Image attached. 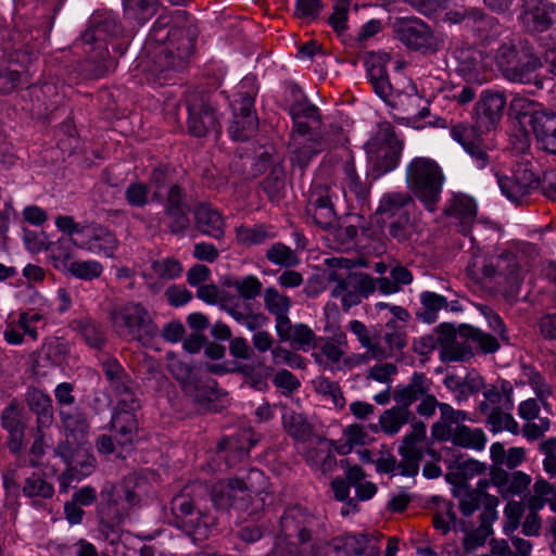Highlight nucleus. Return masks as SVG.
I'll use <instances>...</instances> for the list:
<instances>
[{
  "label": "nucleus",
  "mask_w": 556,
  "mask_h": 556,
  "mask_svg": "<svg viewBox=\"0 0 556 556\" xmlns=\"http://www.w3.org/2000/svg\"><path fill=\"white\" fill-rule=\"evenodd\" d=\"M414 419L412 410L405 406L397 404L383 412L379 418V424L386 434H396L403 426Z\"/></svg>",
  "instance_id": "nucleus-40"
},
{
  "label": "nucleus",
  "mask_w": 556,
  "mask_h": 556,
  "mask_svg": "<svg viewBox=\"0 0 556 556\" xmlns=\"http://www.w3.org/2000/svg\"><path fill=\"white\" fill-rule=\"evenodd\" d=\"M273 237L274 233L271 232V228L265 225H256L253 227L240 226L236 230V239L238 243L244 247L264 243Z\"/></svg>",
  "instance_id": "nucleus-49"
},
{
  "label": "nucleus",
  "mask_w": 556,
  "mask_h": 556,
  "mask_svg": "<svg viewBox=\"0 0 556 556\" xmlns=\"http://www.w3.org/2000/svg\"><path fill=\"white\" fill-rule=\"evenodd\" d=\"M26 402L31 412L37 416V430L41 432L53 422V406L51 397L45 392L31 388L26 393Z\"/></svg>",
  "instance_id": "nucleus-31"
},
{
  "label": "nucleus",
  "mask_w": 556,
  "mask_h": 556,
  "mask_svg": "<svg viewBox=\"0 0 556 556\" xmlns=\"http://www.w3.org/2000/svg\"><path fill=\"white\" fill-rule=\"evenodd\" d=\"M367 75L377 96L389 105L397 92H394L389 81L386 66L380 62H372L368 65Z\"/></svg>",
  "instance_id": "nucleus-39"
},
{
  "label": "nucleus",
  "mask_w": 556,
  "mask_h": 556,
  "mask_svg": "<svg viewBox=\"0 0 556 556\" xmlns=\"http://www.w3.org/2000/svg\"><path fill=\"white\" fill-rule=\"evenodd\" d=\"M23 493L28 497L40 496L48 498L53 495V486L39 473H33L25 480Z\"/></svg>",
  "instance_id": "nucleus-63"
},
{
  "label": "nucleus",
  "mask_w": 556,
  "mask_h": 556,
  "mask_svg": "<svg viewBox=\"0 0 556 556\" xmlns=\"http://www.w3.org/2000/svg\"><path fill=\"white\" fill-rule=\"evenodd\" d=\"M510 541L515 551L511 549L506 540H491V553L494 556H531L532 544L529 540L513 535Z\"/></svg>",
  "instance_id": "nucleus-44"
},
{
  "label": "nucleus",
  "mask_w": 556,
  "mask_h": 556,
  "mask_svg": "<svg viewBox=\"0 0 556 556\" xmlns=\"http://www.w3.org/2000/svg\"><path fill=\"white\" fill-rule=\"evenodd\" d=\"M431 387V379L424 372H414L408 383L395 387L392 392V399L401 406L409 408L413 403L420 401L430 392Z\"/></svg>",
  "instance_id": "nucleus-27"
},
{
  "label": "nucleus",
  "mask_w": 556,
  "mask_h": 556,
  "mask_svg": "<svg viewBox=\"0 0 556 556\" xmlns=\"http://www.w3.org/2000/svg\"><path fill=\"white\" fill-rule=\"evenodd\" d=\"M238 99L233 101V121L228 132L233 140L249 139L258 127V119L254 111L256 89L253 77H244L241 81Z\"/></svg>",
  "instance_id": "nucleus-10"
},
{
  "label": "nucleus",
  "mask_w": 556,
  "mask_h": 556,
  "mask_svg": "<svg viewBox=\"0 0 556 556\" xmlns=\"http://www.w3.org/2000/svg\"><path fill=\"white\" fill-rule=\"evenodd\" d=\"M506 106L503 92L484 90L476 103V122L480 128L490 130L501 122Z\"/></svg>",
  "instance_id": "nucleus-17"
},
{
  "label": "nucleus",
  "mask_w": 556,
  "mask_h": 556,
  "mask_svg": "<svg viewBox=\"0 0 556 556\" xmlns=\"http://www.w3.org/2000/svg\"><path fill=\"white\" fill-rule=\"evenodd\" d=\"M195 226L200 232L220 240L225 235L222 214L210 204H200L194 210Z\"/></svg>",
  "instance_id": "nucleus-30"
},
{
  "label": "nucleus",
  "mask_w": 556,
  "mask_h": 556,
  "mask_svg": "<svg viewBox=\"0 0 556 556\" xmlns=\"http://www.w3.org/2000/svg\"><path fill=\"white\" fill-rule=\"evenodd\" d=\"M118 31L116 20L111 16H93L88 29L75 41V48L81 49L86 58L79 63L81 76L88 79L103 77L111 67L106 38Z\"/></svg>",
  "instance_id": "nucleus-2"
},
{
  "label": "nucleus",
  "mask_w": 556,
  "mask_h": 556,
  "mask_svg": "<svg viewBox=\"0 0 556 556\" xmlns=\"http://www.w3.org/2000/svg\"><path fill=\"white\" fill-rule=\"evenodd\" d=\"M343 189L349 190L356 198H365L367 188L357 175L353 161L346 162L343 166Z\"/></svg>",
  "instance_id": "nucleus-61"
},
{
  "label": "nucleus",
  "mask_w": 556,
  "mask_h": 556,
  "mask_svg": "<svg viewBox=\"0 0 556 556\" xmlns=\"http://www.w3.org/2000/svg\"><path fill=\"white\" fill-rule=\"evenodd\" d=\"M282 425L296 441L306 442L313 435V427L307 418L293 409L283 408Z\"/></svg>",
  "instance_id": "nucleus-37"
},
{
  "label": "nucleus",
  "mask_w": 556,
  "mask_h": 556,
  "mask_svg": "<svg viewBox=\"0 0 556 556\" xmlns=\"http://www.w3.org/2000/svg\"><path fill=\"white\" fill-rule=\"evenodd\" d=\"M451 136L470 155L477 168L482 169L489 165L490 155L473 126L464 123L454 125Z\"/></svg>",
  "instance_id": "nucleus-19"
},
{
  "label": "nucleus",
  "mask_w": 556,
  "mask_h": 556,
  "mask_svg": "<svg viewBox=\"0 0 556 556\" xmlns=\"http://www.w3.org/2000/svg\"><path fill=\"white\" fill-rule=\"evenodd\" d=\"M426 103L427 101L413 87L410 92H397L389 106L402 111L408 118L424 119L430 113Z\"/></svg>",
  "instance_id": "nucleus-33"
},
{
  "label": "nucleus",
  "mask_w": 556,
  "mask_h": 556,
  "mask_svg": "<svg viewBox=\"0 0 556 556\" xmlns=\"http://www.w3.org/2000/svg\"><path fill=\"white\" fill-rule=\"evenodd\" d=\"M167 369L186 392H193L197 389L195 375L188 363L168 355Z\"/></svg>",
  "instance_id": "nucleus-46"
},
{
  "label": "nucleus",
  "mask_w": 556,
  "mask_h": 556,
  "mask_svg": "<svg viewBox=\"0 0 556 556\" xmlns=\"http://www.w3.org/2000/svg\"><path fill=\"white\" fill-rule=\"evenodd\" d=\"M520 58L521 56L518 55L516 45L511 39H509L498 47L495 54V62L503 75L507 77Z\"/></svg>",
  "instance_id": "nucleus-53"
},
{
  "label": "nucleus",
  "mask_w": 556,
  "mask_h": 556,
  "mask_svg": "<svg viewBox=\"0 0 556 556\" xmlns=\"http://www.w3.org/2000/svg\"><path fill=\"white\" fill-rule=\"evenodd\" d=\"M148 491L146 477L141 473H129L114 492L102 493L103 501L101 514L115 522H121L129 509L138 505Z\"/></svg>",
  "instance_id": "nucleus-9"
},
{
  "label": "nucleus",
  "mask_w": 556,
  "mask_h": 556,
  "mask_svg": "<svg viewBox=\"0 0 556 556\" xmlns=\"http://www.w3.org/2000/svg\"><path fill=\"white\" fill-rule=\"evenodd\" d=\"M348 328L357 338L361 346L367 350L374 358L380 361L388 356L387 351L379 343L372 341L370 331L364 323L353 319L349 323Z\"/></svg>",
  "instance_id": "nucleus-43"
},
{
  "label": "nucleus",
  "mask_w": 556,
  "mask_h": 556,
  "mask_svg": "<svg viewBox=\"0 0 556 556\" xmlns=\"http://www.w3.org/2000/svg\"><path fill=\"white\" fill-rule=\"evenodd\" d=\"M420 307L416 316L418 319L427 324H433L438 319V314L441 309H446L448 306L445 296L431 291H424L419 295Z\"/></svg>",
  "instance_id": "nucleus-38"
},
{
  "label": "nucleus",
  "mask_w": 556,
  "mask_h": 556,
  "mask_svg": "<svg viewBox=\"0 0 556 556\" xmlns=\"http://www.w3.org/2000/svg\"><path fill=\"white\" fill-rule=\"evenodd\" d=\"M470 27L482 38L488 39L498 33V22L495 17L489 16L478 9H470Z\"/></svg>",
  "instance_id": "nucleus-52"
},
{
  "label": "nucleus",
  "mask_w": 556,
  "mask_h": 556,
  "mask_svg": "<svg viewBox=\"0 0 556 556\" xmlns=\"http://www.w3.org/2000/svg\"><path fill=\"white\" fill-rule=\"evenodd\" d=\"M172 511L175 525L185 532L205 538L211 532L215 518L194 508L192 500L185 494L177 495L172 501Z\"/></svg>",
  "instance_id": "nucleus-13"
},
{
  "label": "nucleus",
  "mask_w": 556,
  "mask_h": 556,
  "mask_svg": "<svg viewBox=\"0 0 556 556\" xmlns=\"http://www.w3.org/2000/svg\"><path fill=\"white\" fill-rule=\"evenodd\" d=\"M529 127L535 135L541 149L556 154V113L546 109L543 113L534 116Z\"/></svg>",
  "instance_id": "nucleus-29"
},
{
  "label": "nucleus",
  "mask_w": 556,
  "mask_h": 556,
  "mask_svg": "<svg viewBox=\"0 0 556 556\" xmlns=\"http://www.w3.org/2000/svg\"><path fill=\"white\" fill-rule=\"evenodd\" d=\"M67 271L77 279L89 281L102 275L103 266L96 260L73 261Z\"/></svg>",
  "instance_id": "nucleus-57"
},
{
  "label": "nucleus",
  "mask_w": 556,
  "mask_h": 556,
  "mask_svg": "<svg viewBox=\"0 0 556 556\" xmlns=\"http://www.w3.org/2000/svg\"><path fill=\"white\" fill-rule=\"evenodd\" d=\"M80 241H77L74 238H60L55 242L51 243L49 248L50 256L53 261V266L56 269L68 270V265L74 258V247Z\"/></svg>",
  "instance_id": "nucleus-45"
},
{
  "label": "nucleus",
  "mask_w": 556,
  "mask_h": 556,
  "mask_svg": "<svg viewBox=\"0 0 556 556\" xmlns=\"http://www.w3.org/2000/svg\"><path fill=\"white\" fill-rule=\"evenodd\" d=\"M510 110L522 126H530L534 116L543 113L546 109L528 98L515 97L510 102Z\"/></svg>",
  "instance_id": "nucleus-47"
},
{
  "label": "nucleus",
  "mask_w": 556,
  "mask_h": 556,
  "mask_svg": "<svg viewBox=\"0 0 556 556\" xmlns=\"http://www.w3.org/2000/svg\"><path fill=\"white\" fill-rule=\"evenodd\" d=\"M452 443L464 448L481 451L485 446L486 437L479 428L456 425Z\"/></svg>",
  "instance_id": "nucleus-41"
},
{
  "label": "nucleus",
  "mask_w": 556,
  "mask_h": 556,
  "mask_svg": "<svg viewBox=\"0 0 556 556\" xmlns=\"http://www.w3.org/2000/svg\"><path fill=\"white\" fill-rule=\"evenodd\" d=\"M113 330L123 339L147 342L157 334L147 308L140 303H126L111 313Z\"/></svg>",
  "instance_id": "nucleus-8"
},
{
  "label": "nucleus",
  "mask_w": 556,
  "mask_h": 556,
  "mask_svg": "<svg viewBox=\"0 0 556 556\" xmlns=\"http://www.w3.org/2000/svg\"><path fill=\"white\" fill-rule=\"evenodd\" d=\"M513 394V384L507 380H498L485 388L483 391L485 401L480 403L479 409L483 414L490 409L510 410L514 407Z\"/></svg>",
  "instance_id": "nucleus-28"
},
{
  "label": "nucleus",
  "mask_w": 556,
  "mask_h": 556,
  "mask_svg": "<svg viewBox=\"0 0 556 556\" xmlns=\"http://www.w3.org/2000/svg\"><path fill=\"white\" fill-rule=\"evenodd\" d=\"M264 305L268 313L275 316V328L287 326L288 314L291 308L289 296L281 294L274 287L266 288L264 291Z\"/></svg>",
  "instance_id": "nucleus-35"
},
{
  "label": "nucleus",
  "mask_w": 556,
  "mask_h": 556,
  "mask_svg": "<svg viewBox=\"0 0 556 556\" xmlns=\"http://www.w3.org/2000/svg\"><path fill=\"white\" fill-rule=\"evenodd\" d=\"M382 223L387 228L388 236L400 243L410 241L413 236L416 233V225L412 220L410 215Z\"/></svg>",
  "instance_id": "nucleus-48"
},
{
  "label": "nucleus",
  "mask_w": 556,
  "mask_h": 556,
  "mask_svg": "<svg viewBox=\"0 0 556 556\" xmlns=\"http://www.w3.org/2000/svg\"><path fill=\"white\" fill-rule=\"evenodd\" d=\"M188 214L189 208L164 207L160 223H164L172 233H180L189 226Z\"/></svg>",
  "instance_id": "nucleus-56"
},
{
  "label": "nucleus",
  "mask_w": 556,
  "mask_h": 556,
  "mask_svg": "<svg viewBox=\"0 0 556 556\" xmlns=\"http://www.w3.org/2000/svg\"><path fill=\"white\" fill-rule=\"evenodd\" d=\"M188 128L195 137H205L211 132L218 135L220 124L214 106L204 97H194L187 102Z\"/></svg>",
  "instance_id": "nucleus-15"
},
{
  "label": "nucleus",
  "mask_w": 556,
  "mask_h": 556,
  "mask_svg": "<svg viewBox=\"0 0 556 556\" xmlns=\"http://www.w3.org/2000/svg\"><path fill=\"white\" fill-rule=\"evenodd\" d=\"M222 286L228 290H233L236 294H225L222 300V307L237 323L251 331H256L264 327L268 318L263 313H256L250 301L261 295L263 283L254 275L244 277L225 276L220 280Z\"/></svg>",
  "instance_id": "nucleus-3"
},
{
  "label": "nucleus",
  "mask_w": 556,
  "mask_h": 556,
  "mask_svg": "<svg viewBox=\"0 0 556 556\" xmlns=\"http://www.w3.org/2000/svg\"><path fill=\"white\" fill-rule=\"evenodd\" d=\"M396 33L400 40L412 50L425 54H432L439 50L440 40L421 20H403L396 25Z\"/></svg>",
  "instance_id": "nucleus-14"
},
{
  "label": "nucleus",
  "mask_w": 556,
  "mask_h": 556,
  "mask_svg": "<svg viewBox=\"0 0 556 556\" xmlns=\"http://www.w3.org/2000/svg\"><path fill=\"white\" fill-rule=\"evenodd\" d=\"M182 270V264L177 258L159 257L150 261L149 271L143 277L150 290L159 291L167 281L179 278Z\"/></svg>",
  "instance_id": "nucleus-23"
},
{
  "label": "nucleus",
  "mask_w": 556,
  "mask_h": 556,
  "mask_svg": "<svg viewBox=\"0 0 556 556\" xmlns=\"http://www.w3.org/2000/svg\"><path fill=\"white\" fill-rule=\"evenodd\" d=\"M489 485L488 481H479L475 490H460L458 493L459 508L465 516L472 515L480 506H482L491 496L485 493Z\"/></svg>",
  "instance_id": "nucleus-42"
},
{
  "label": "nucleus",
  "mask_w": 556,
  "mask_h": 556,
  "mask_svg": "<svg viewBox=\"0 0 556 556\" xmlns=\"http://www.w3.org/2000/svg\"><path fill=\"white\" fill-rule=\"evenodd\" d=\"M59 417L66 438V444H60L55 453L71 469H75L74 454L68 445H80L84 443L89 431V424L85 414L78 407L59 409Z\"/></svg>",
  "instance_id": "nucleus-11"
},
{
  "label": "nucleus",
  "mask_w": 556,
  "mask_h": 556,
  "mask_svg": "<svg viewBox=\"0 0 556 556\" xmlns=\"http://www.w3.org/2000/svg\"><path fill=\"white\" fill-rule=\"evenodd\" d=\"M267 478L263 471L252 468L243 477L216 482L211 492L213 504L220 509H244L253 495L265 491Z\"/></svg>",
  "instance_id": "nucleus-5"
},
{
  "label": "nucleus",
  "mask_w": 556,
  "mask_h": 556,
  "mask_svg": "<svg viewBox=\"0 0 556 556\" xmlns=\"http://www.w3.org/2000/svg\"><path fill=\"white\" fill-rule=\"evenodd\" d=\"M438 346L440 359L444 363L466 362L472 356L470 345L466 340H459L451 325L438 327Z\"/></svg>",
  "instance_id": "nucleus-18"
},
{
  "label": "nucleus",
  "mask_w": 556,
  "mask_h": 556,
  "mask_svg": "<svg viewBox=\"0 0 556 556\" xmlns=\"http://www.w3.org/2000/svg\"><path fill=\"white\" fill-rule=\"evenodd\" d=\"M455 519L456 515L453 510L452 503L443 501L439 509L433 514L432 525L435 530L446 534L451 530V525L455 522Z\"/></svg>",
  "instance_id": "nucleus-64"
},
{
  "label": "nucleus",
  "mask_w": 556,
  "mask_h": 556,
  "mask_svg": "<svg viewBox=\"0 0 556 556\" xmlns=\"http://www.w3.org/2000/svg\"><path fill=\"white\" fill-rule=\"evenodd\" d=\"M316 518L301 506L287 509L280 517V530L274 548L267 556H304L298 552L295 542L305 544L312 539Z\"/></svg>",
  "instance_id": "nucleus-6"
},
{
  "label": "nucleus",
  "mask_w": 556,
  "mask_h": 556,
  "mask_svg": "<svg viewBox=\"0 0 556 556\" xmlns=\"http://www.w3.org/2000/svg\"><path fill=\"white\" fill-rule=\"evenodd\" d=\"M117 399L116 407L114 412H137L140 409V401L136 396L131 388L130 379L122 384V388H115L112 390Z\"/></svg>",
  "instance_id": "nucleus-55"
},
{
  "label": "nucleus",
  "mask_w": 556,
  "mask_h": 556,
  "mask_svg": "<svg viewBox=\"0 0 556 556\" xmlns=\"http://www.w3.org/2000/svg\"><path fill=\"white\" fill-rule=\"evenodd\" d=\"M319 350L320 355L331 364H338L348 349L346 334L343 331H337L330 338H318L314 346Z\"/></svg>",
  "instance_id": "nucleus-36"
},
{
  "label": "nucleus",
  "mask_w": 556,
  "mask_h": 556,
  "mask_svg": "<svg viewBox=\"0 0 556 556\" xmlns=\"http://www.w3.org/2000/svg\"><path fill=\"white\" fill-rule=\"evenodd\" d=\"M169 22L168 15L159 16L147 38L146 55L140 56L142 70L157 78L168 71L182 68L195 45L194 29L175 27L166 30Z\"/></svg>",
  "instance_id": "nucleus-1"
},
{
  "label": "nucleus",
  "mask_w": 556,
  "mask_h": 556,
  "mask_svg": "<svg viewBox=\"0 0 556 556\" xmlns=\"http://www.w3.org/2000/svg\"><path fill=\"white\" fill-rule=\"evenodd\" d=\"M111 432L114 441L123 450L134 447L139 435V420L134 412H114L111 418Z\"/></svg>",
  "instance_id": "nucleus-24"
},
{
  "label": "nucleus",
  "mask_w": 556,
  "mask_h": 556,
  "mask_svg": "<svg viewBox=\"0 0 556 556\" xmlns=\"http://www.w3.org/2000/svg\"><path fill=\"white\" fill-rule=\"evenodd\" d=\"M405 181L412 193L424 207L433 213L442 198L445 175L440 164L428 156L412 159L405 169Z\"/></svg>",
  "instance_id": "nucleus-4"
},
{
  "label": "nucleus",
  "mask_w": 556,
  "mask_h": 556,
  "mask_svg": "<svg viewBox=\"0 0 556 556\" xmlns=\"http://www.w3.org/2000/svg\"><path fill=\"white\" fill-rule=\"evenodd\" d=\"M445 215L453 220L463 236H469L477 217L475 200L467 194H454L444 208Z\"/></svg>",
  "instance_id": "nucleus-22"
},
{
  "label": "nucleus",
  "mask_w": 556,
  "mask_h": 556,
  "mask_svg": "<svg viewBox=\"0 0 556 556\" xmlns=\"http://www.w3.org/2000/svg\"><path fill=\"white\" fill-rule=\"evenodd\" d=\"M267 260L279 266L292 267L299 264L296 253L283 243L277 242L266 251Z\"/></svg>",
  "instance_id": "nucleus-58"
},
{
  "label": "nucleus",
  "mask_w": 556,
  "mask_h": 556,
  "mask_svg": "<svg viewBox=\"0 0 556 556\" xmlns=\"http://www.w3.org/2000/svg\"><path fill=\"white\" fill-rule=\"evenodd\" d=\"M345 142V136L340 128H336L333 136L328 134L321 137H300L289 140L290 162L293 167L304 170L317 154L323 150L337 147Z\"/></svg>",
  "instance_id": "nucleus-12"
},
{
  "label": "nucleus",
  "mask_w": 556,
  "mask_h": 556,
  "mask_svg": "<svg viewBox=\"0 0 556 556\" xmlns=\"http://www.w3.org/2000/svg\"><path fill=\"white\" fill-rule=\"evenodd\" d=\"M454 56L458 62L460 72L471 74L477 71L481 63V53L472 47H459L454 51Z\"/></svg>",
  "instance_id": "nucleus-60"
},
{
  "label": "nucleus",
  "mask_w": 556,
  "mask_h": 556,
  "mask_svg": "<svg viewBox=\"0 0 556 556\" xmlns=\"http://www.w3.org/2000/svg\"><path fill=\"white\" fill-rule=\"evenodd\" d=\"M521 20L529 30L545 31L556 23V3L549 0H533L531 4H527Z\"/></svg>",
  "instance_id": "nucleus-25"
},
{
  "label": "nucleus",
  "mask_w": 556,
  "mask_h": 556,
  "mask_svg": "<svg viewBox=\"0 0 556 556\" xmlns=\"http://www.w3.org/2000/svg\"><path fill=\"white\" fill-rule=\"evenodd\" d=\"M404 141L400 139L390 122H381L365 143L367 161L379 176L395 169L402 157Z\"/></svg>",
  "instance_id": "nucleus-7"
},
{
  "label": "nucleus",
  "mask_w": 556,
  "mask_h": 556,
  "mask_svg": "<svg viewBox=\"0 0 556 556\" xmlns=\"http://www.w3.org/2000/svg\"><path fill=\"white\" fill-rule=\"evenodd\" d=\"M84 235L87 239L76 243L78 249L106 257H113L118 249L119 242L115 233L103 225L89 224Z\"/></svg>",
  "instance_id": "nucleus-20"
},
{
  "label": "nucleus",
  "mask_w": 556,
  "mask_h": 556,
  "mask_svg": "<svg viewBox=\"0 0 556 556\" xmlns=\"http://www.w3.org/2000/svg\"><path fill=\"white\" fill-rule=\"evenodd\" d=\"M75 324L85 342L90 348L101 349L104 345V332L96 321L87 318L77 320L75 321Z\"/></svg>",
  "instance_id": "nucleus-54"
},
{
  "label": "nucleus",
  "mask_w": 556,
  "mask_h": 556,
  "mask_svg": "<svg viewBox=\"0 0 556 556\" xmlns=\"http://www.w3.org/2000/svg\"><path fill=\"white\" fill-rule=\"evenodd\" d=\"M306 213L312 217L315 225L321 229L329 230L337 226L338 217L334 204L326 206H306Z\"/></svg>",
  "instance_id": "nucleus-59"
},
{
  "label": "nucleus",
  "mask_w": 556,
  "mask_h": 556,
  "mask_svg": "<svg viewBox=\"0 0 556 556\" xmlns=\"http://www.w3.org/2000/svg\"><path fill=\"white\" fill-rule=\"evenodd\" d=\"M157 7V0H126L125 14L139 24H143L156 13Z\"/></svg>",
  "instance_id": "nucleus-50"
},
{
  "label": "nucleus",
  "mask_w": 556,
  "mask_h": 556,
  "mask_svg": "<svg viewBox=\"0 0 556 556\" xmlns=\"http://www.w3.org/2000/svg\"><path fill=\"white\" fill-rule=\"evenodd\" d=\"M277 336L282 342H291L293 346L304 352L308 351L316 342V336L313 330L305 324L293 325L288 319L287 326L282 328L276 327Z\"/></svg>",
  "instance_id": "nucleus-32"
},
{
  "label": "nucleus",
  "mask_w": 556,
  "mask_h": 556,
  "mask_svg": "<svg viewBox=\"0 0 556 556\" xmlns=\"http://www.w3.org/2000/svg\"><path fill=\"white\" fill-rule=\"evenodd\" d=\"M502 193L511 202L523 203L539 187V177L526 164L518 165L511 177L497 175Z\"/></svg>",
  "instance_id": "nucleus-16"
},
{
  "label": "nucleus",
  "mask_w": 556,
  "mask_h": 556,
  "mask_svg": "<svg viewBox=\"0 0 556 556\" xmlns=\"http://www.w3.org/2000/svg\"><path fill=\"white\" fill-rule=\"evenodd\" d=\"M505 410L506 409L504 408L491 409L486 413V421L490 425V430L493 433L506 430L513 434H518L520 432L518 422L515 420L510 413Z\"/></svg>",
  "instance_id": "nucleus-51"
},
{
  "label": "nucleus",
  "mask_w": 556,
  "mask_h": 556,
  "mask_svg": "<svg viewBox=\"0 0 556 556\" xmlns=\"http://www.w3.org/2000/svg\"><path fill=\"white\" fill-rule=\"evenodd\" d=\"M149 186L137 180L126 187L124 198L132 207H144L149 203Z\"/></svg>",
  "instance_id": "nucleus-62"
},
{
  "label": "nucleus",
  "mask_w": 556,
  "mask_h": 556,
  "mask_svg": "<svg viewBox=\"0 0 556 556\" xmlns=\"http://www.w3.org/2000/svg\"><path fill=\"white\" fill-rule=\"evenodd\" d=\"M416 204L409 192L392 191L384 193L379 202L377 214L381 222L410 215Z\"/></svg>",
  "instance_id": "nucleus-26"
},
{
  "label": "nucleus",
  "mask_w": 556,
  "mask_h": 556,
  "mask_svg": "<svg viewBox=\"0 0 556 556\" xmlns=\"http://www.w3.org/2000/svg\"><path fill=\"white\" fill-rule=\"evenodd\" d=\"M1 426L8 431V447L10 452L17 454L24 447L26 421L24 419V407L12 400L1 414Z\"/></svg>",
  "instance_id": "nucleus-21"
},
{
  "label": "nucleus",
  "mask_w": 556,
  "mask_h": 556,
  "mask_svg": "<svg viewBox=\"0 0 556 556\" xmlns=\"http://www.w3.org/2000/svg\"><path fill=\"white\" fill-rule=\"evenodd\" d=\"M542 63L532 54H523L514 70L506 77L508 80L520 84H533L536 88H543V80L539 78L538 71Z\"/></svg>",
  "instance_id": "nucleus-34"
}]
</instances>
